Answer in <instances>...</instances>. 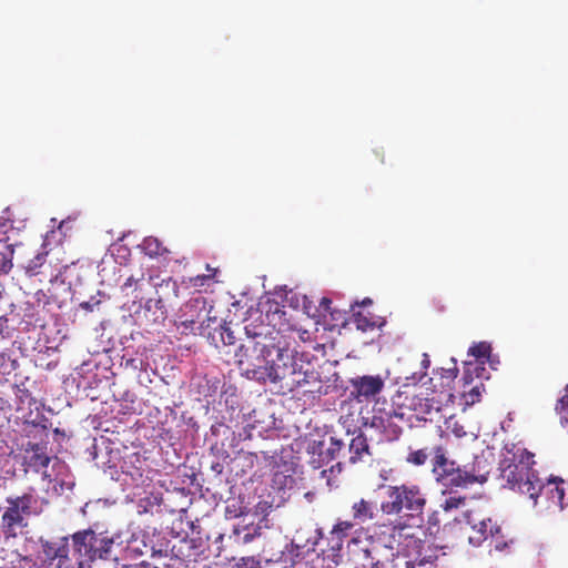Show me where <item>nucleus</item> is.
I'll list each match as a JSON object with an SVG mask.
<instances>
[{
	"label": "nucleus",
	"instance_id": "obj_1",
	"mask_svg": "<svg viewBox=\"0 0 568 568\" xmlns=\"http://www.w3.org/2000/svg\"><path fill=\"white\" fill-rule=\"evenodd\" d=\"M246 339L235 351V362L254 369H264L283 392L321 385V375L310 363H298L290 353L284 335L274 328L245 327Z\"/></svg>",
	"mask_w": 568,
	"mask_h": 568
},
{
	"label": "nucleus",
	"instance_id": "obj_2",
	"mask_svg": "<svg viewBox=\"0 0 568 568\" xmlns=\"http://www.w3.org/2000/svg\"><path fill=\"white\" fill-rule=\"evenodd\" d=\"M385 499L381 503L384 515L398 516L389 524L381 525V534H388L392 542L400 544V539L413 538L410 520L419 517L426 506L427 498L419 485L400 484L382 486Z\"/></svg>",
	"mask_w": 568,
	"mask_h": 568
},
{
	"label": "nucleus",
	"instance_id": "obj_3",
	"mask_svg": "<svg viewBox=\"0 0 568 568\" xmlns=\"http://www.w3.org/2000/svg\"><path fill=\"white\" fill-rule=\"evenodd\" d=\"M505 449L506 454L500 460L501 478L510 489L528 496L536 505L545 485L532 469L534 454L518 444L506 446Z\"/></svg>",
	"mask_w": 568,
	"mask_h": 568
},
{
	"label": "nucleus",
	"instance_id": "obj_4",
	"mask_svg": "<svg viewBox=\"0 0 568 568\" xmlns=\"http://www.w3.org/2000/svg\"><path fill=\"white\" fill-rule=\"evenodd\" d=\"M432 471L436 481L446 487H468L484 484L490 473L487 459L475 456L473 463L459 466L446 455V449L438 445L432 449Z\"/></svg>",
	"mask_w": 568,
	"mask_h": 568
},
{
	"label": "nucleus",
	"instance_id": "obj_5",
	"mask_svg": "<svg viewBox=\"0 0 568 568\" xmlns=\"http://www.w3.org/2000/svg\"><path fill=\"white\" fill-rule=\"evenodd\" d=\"M42 511V503L32 491L7 496L0 503V530L6 539L17 538L29 528L30 518Z\"/></svg>",
	"mask_w": 568,
	"mask_h": 568
},
{
	"label": "nucleus",
	"instance_id": "obj_6",
	"mask_svg": "<svg viewBox=\"0 0 568 568\" xmlns=\"http://www.w3.org/2000/svg\"><path fill=\"white\" fill-rule=\"evenodd\" d=\"M43 552V561L50 568H89L78 556H73L70 548L69 537H62L50 541L40 539Z\"/></svg>",
	"mask_w": 568,
	"mask_h": 568
},
{
	"label": "nucleus",
	"instance_id": "obj_7",
	"mask_svg": "<svg viewBox=\"0 0 568 568\" xmlns=\"http://www.w3.org/2000/svg\"><path fill=\"white\" fill-rule=\"evenodd\" d=\"M386 378L381 375H362L349 379L351 397L358 403L375 402L385 388Z\"/></svg>",
	"mask_w": 568,
	"mask_h": 568
},
{
	"label": "nucleus",
	"instance_id": "obj_8",
	"mask_svg": "<svg viewBox=\"0 0 568 568\" xmlns=\"http://www.w3.org/2000/svg\"><path fill=\"white\" fill-rule=\"evenodd\" d=\"M412 547L413 551L409 552L408 557L414 556V558L397 555L392 558V566L394 568H399L400 566H404L405 568H416L417 566L424 567L426 565H433L438 558L437 549L427 545L422 539H413Z\"/></svg>",
	"mask_w": 568,
	"mask_h": 568
},
{
	"label": "nucleus",
	"instance_id": "obj_9",
	"mask_svg": "<svg viewBox=\"0 0 568 568\" xmlns=\"http://www.w3.org/2000/svg\"><path fill=\"white\" fill-rule=\"evenodd\" d=\"M212 311L213 305L209 304L205 297H192L180 310V325L190 331L194 329L195 324H200V327H204V317H210Z\"/></svg>",
	"mask_w": 568,
	"mask_h": 568
},
{
	"label": "nucleus",
	"instance_id": "obj_10",
	"mask_svg": "<svg viewBox=\"0 0 568 568\" xmlns=\"http://www.w3.org/2000/svg\"><path fill=\"white\" fill-rule=\"evenodd\" d=\"M67 267V264L62 265L59 263L58 257L53 258L51 252L44 251L38 253L33 258L29 261L28 265L26 266V273L29 276L43 274L49 276L50 282H54L63 274V271Z\"/></svg>",
	"mask_w": 568,
	"mask_h": 568
},
{
	"label": "nucleus",
	"instance_id": "obj_11",
	"mask_svg": "<svg viewBox=\"0 0 568 568\" xmlns=\"http://www.w3.org/2000/svg\"><path fill=\"white\" fill-rule=\"evenodd\" d=\"M473 534L469 535V542L474 546L481 545L485 540L499 542L503 539L501 526L491 518H481L477 523L469 520Z\"/></svg>",
	"mask_w": 568,
	"mask_h": 568
},
{
	"label": "nucleus",
	"instance_id": "obj_12",
	"mask_svg": "<svg viewBox=\"0 0 568 568\" xmlns=\"http://www.w3.org/2000/svg\"><path fill=\"white\" fill-rule=\"evenodd\" d=\"M68 537L71 540L73 556H78L90 568L91 564L95 561L97 551L95 548H92L93 529L79 530Z\"/></svg>",
	"mask_w": 568,
	"mask_h": 568
},
{
	"label": "nucleus",
	"instance_id": "obj_13",
	"mask_svg": "<svg viewBox=\"0 0 568 568\" xmlns=\"http://www.w3.org/2000/svg\"><path fill=\"white\" fill-rule=\"evenodd\" d=\"M377 547L373 541H361L353 538L348 544V552L355 568H368L366 565L376 561Z\"/></svg>",
	"mask_w": 568,
	"mask_h": 568
},
{
	"label": "nucleus",
	"instance_id": "obj_14",
	"mask_svg": "<svg viewBox=\"0 0 568 568\" xmlns=\"http://www.w3.org/2000/svg\"><path fill=\"white\" fill-rule=\"evenodd\" d=\"M348 463L354 465L363 462L366 456H371V448L366 436L362 433H353L347 447Z\"/></svg>",
	"mask_w": 568,
	"mask_h": 568
},
{
	"label": "nucleus",
	"instance_id": "obj_15",
	"mask_svg": "<svg viewBox=\"0 0 568 568\" xmlns=\"http://www.w3.org/2000/svg\"><path fill=\"white\" fill-rule=\"evenodd\" d=\"M32 455L28 458L27 465L36 473H41L43 478H49L50 475L47 473V468L51 462V458L45 454L43 447L40 444L29 443V449Z\"/></svg>",
	"mask_w": 568,
	"mask_h": 568
},
{
	"label": "nucleus",
	"instance_id": "obj_16",
	"mask_svg": "<svg viewBox=\"0 0 568 568\" xmlns=\"http://www.w3.org/2000/svg\"><path fill=\"white\" fill-rule=\"evenodd\" d=\"M351 513L352 521L359 525L375 518L376 507L373 501L359 498L352 504Z\"/></svg>",
	"mask_w": 568,
	"mask_h": 568
},
{
	"label": "nucleus",
	"instance_id": "obj_17",
	"mask_svg": "<svg viewBox=\"0 0 568 568\" xmlns=\"http://www.w3.org/2000/svg\"><path fill=\"white\" fill-rule=\"evenodd\" d=\"M355 524L352 520H341L335 524L326 537L331 550L338 551L343 547L344 538L347 537L348 531L353 529Z\"/></svg>",
	"mask_w": 568,
	"mask_h": 568
},
{
	"label": "nucleus",
	"instance_id": "obj_18",
	"mask_svg": "<svg viewBox=\"0 0 568 568\" xmlns=\"http://www.w3.org/2000/svg\"><path fill=\"white\" fill-rule=\"evenodd\" d=\"M115 542L114 536H110L105 532H95L93 530L92 548H95V560L97 559H109L111 551Z\"/></svg>",
	"mask_w": 568,
	"mask_h": 568
},
{
	"label": "nucleus",
	"instance_id": "obj_19",
	"mask_svg": "<svg viewBox=\"0 0 568 568\" xmlns=\"http://www.w3.org/2000/svg\"><path fill=\"white\" fill-rule=\"evenodd\" d=\"M372 425L383 428L384 439L388 442L398 439L402 434V427L394 423L392 416L374 417Z\"/></svg>",
	"mask_w": 568,
	"mask_h": 568
},
{
	"label": "nucleus",
	"instance_id": "obj_20",
	"mask_svg": "<svg viewBox=\"0 0 568 568\" xmlns=\"http://www.w3.org/2000/svg\"><path fill=\"white\" fill-rule=\"evenodd\" d=\"M142 250L150 257L165 256L170 251L154 236H148L142 242Z\"/></svg>",
	"mask_w": 568,
	"mask_h": 568
},
{
	"label": "nucleus",
	"instance_id": "obj_21",
	"mask_svg": "<svg viewBox=\"0 0 568 568\" xmlns=\"http://www.w3.org/2000/svg\"><path fill=\"white\" fill-rule=\"evenodd\" d=\"M233 535L237 542L248 544L261 535V527L250 525L236 526L233 529Z\"/></svg>",
	"mask_w": 568,
	"mask_h": 568
},
{
	"label": "nucleus",
	"instance_id": "obj_22",
	"mask_svg": "<svg viewBox=\"0 0 568 568\" xmlns=\"http://www.w3.org/2000/svg\"><path fill=\"white\" fill-rule=\"evenodd\" d=\"M564 479L559 478L558 480H549L548 490L549 498L552 504L558 506L560 509L565 508L564 498H565V489L562 487Z\"/></svg>",
	"mask_w": 568,
	"mask_h": 568
},
{
	"label": "nucleus",
	"instance_id": "obj_23",
	"mask_svg": "<svg viewBox=\"0 0 568 568\" xmlns=\"http://www.w3.org/2000/svg\"><path fill=\"white\" fill-rule=\"evenodd\" d=\"M258 456L256 453L240 452L233 463H235L237 467H241V471L245 474L254 468Z\"/></svg>",
	"mask_w": 568,
	"mask_h": 568
},
{
	"label": "nucleus",
	"instance_id": "obj_24",
	"mask_svg": "<svg viewBox=\"0 0 568 568\" xmlns=\"http://www.w3.org/2000/svg\"><path fill=\"white\" fill-rule=\"evenodd\" d=\"M326 462L345 456V443L334 436L329 438V447L326 450Z\"/></svg>",
	"mask_w": 568,
	"mask_h": 568
},
{
	"label": "nucleus",
	"instance_id": "obj_25",
	"mask_svg": "<svg viewBox=\"0 0 568 568\" xmlns=\"http://www.w3.org/2000/svg\"><path fill=\"white\" fill-rule=\"evenodd\" d=\"M14 253L13 245H7L2 252H0V274L7 275L13 267L12 258Z\"/></svg>",
	"mask_w": 568,
	"mask_h": 568
},
{
	"label": "nucleus",
	"instance_id": "obj_26",
	"mask_svg": "<svg viewBox=\"0 0 568 568\" xmlns=\"http://www.w3.org/2000/svg\"><path fill=\"white\" fill-rule=\"evenodd\" d=\"M152 308H154V317H153V321L154 322H158V321H164L165 320V308H164V303L162 301V298H158V300H149L146 301L145 303V313H149L152 311Z\"/></svg>",
	"mask_w": 568,
	"mask_h": 568
},
{
	"label": "nucleus",
	"instance_id": "obj_27",
	"mask_svg": "<svg viewBox=\"0 0 568 568\" xmlns=\"http://www.w3.org/2000/svg\"><path fill=\"white\" fill-rule=\"evenodd\" d=\"M430 453L427 448L413 450L406 456V462L414 466H423L426 464Z\"/></svg>",
	"mask_w": 568,
	"mask_h": 568
},
{
	"label": "nucleus",
	"instance_id": "obj_28",
	"mask_svg": "<svg viewBox=\"0 0 568 568\" xmlns=\"http://www.w3.org/2000/svg\"><path fill=\"white\" fill-rule=\"evenodd\" d=\"M354 323L356 328L363 332L373 331L376 327V322L362 312L354 314Z\"/></svg>",
	"mask_w": 568,
	"mask_h": 568
},
{
	"label": "nucleus",
	"instance_id": "obj_29",
	"mask_svg": "<svg viewBox=\"0 0 568 568\" xmlns=\"http://www.w3.org/2000/svg\"><path fill=\"white\" fill-rule=\"evenodd\" d=\"M466 503V498L457 495L447 496L443 503L440 504V508L445 511H450L453 509H458L464 506Z\"/></svg>",
	"mask_w": 568,
	"mask_h": 568
},
{
	"label": "nucleus",
	"instance_id": "obj_30",
	"mask_svg": "<svg viewBox=\"0 0 568 568\" xmlns=\"http://www.w3.org/2000/svg\"><path fill=\"white\" fill-rule=\"evenodd\" d=\"M468 354L474 356L477 359L488 358L490 355V346L484 342L474 344L469 348Z\"/></svg>",
	"mask_w": 568,
	"mask_h": 568
},
{
	"label": "nucleus",
	"instance_id": "obj_31",
	"mask_svg": "<svg viewBox=\"0 0 568 568\" xmlns=\"http://www.w3.org/2000/svg\"><path fill=\"white\" fill-rule=\"evenodd\" d=\"M219 334H220V338H221L222 343L225 346H232V345L235 344V339L236 338H235L234 333L231 331L230 327L224 326V325H220Z\"/></svg>",
	"mask_w": 568,
	"mask_h": 568
},
{
	"label": "nucleus",
	"instance_id": "obj_32",
	"mask_svg": "<svg viewBox=\"0 0 568 568\" xmlns=\"http://www.w3.org/2000/svg\"><path fill=\"white\" fill-rule=\"evenodd\" d=\"M556 410L568 423V386L566 387V394L558 400Z\"/></svg>",
	"mask_w": 568,
	"mask_h": 568
},
{
	"label": "nucleus",
	"instance_id": "obj_33",
	"mask_svg": "<svg viewBox=\"0 0 568 568\" xmlns=\"http://www.w3.org/2000/svg\"><path fill=\"white\" fill-rule=\"evenodd\" d=\"M292 483L293 478L291 476H286L278 471L273 475V484L276 485L278 488H284Z\"/></svg>",
	"mask_w": 568,
	"mask_h": 568
},
{
	"label": "nucleus",
	"instance_id": "obj_34",
	"mask_svg": "<svg viewBox=\"0 0 568 568\" xmlns=\"http://www.w3.org/2000/svg\"><path fill=\"white\" fill-rule=\"evenodd\" d=\"M481 396L479 386L473 387L468 393L464 394L466 404H475L476 402H479Z\"/></svg>",
	"mask_w": 568,
	"mask_h": 568
},
{
	"label": "nucleus",
	"instance_id": "obj_35",
	"mask_svg": "<svg viewBox=\"0 0 568 568\" xmlns=\"http://www.w3.org/2000/svg\"><path fill=\"white\" fill-rule=\"evenodd\" d=\"M207 270L211 272V268L209 265H207ZM215 272H216L215 270H212V273L204 274V275H196L195 277H192L190 281H191L192 285L195 287L202 286V285H204L205 282H207L215 275Z\"/></svg>",
	"mask_w": 568,
	"mask_h": 568
},
{
	"label": "nucleus",
	"instance_id": "obj_36",
	"mask_svg": "<svg viewBox=\"0 0 568 568\" xmlns=\"http://www.w3.org/2000/svg\"><path fill=\"white\" fill-rule=\"evenodd\" d=\"M236 566L237 568H260V561L254 557H246L242 558Z\"/></svg>",
	"mask_w": 568,
	"mask_h": 568
},
{
	"label": "nucleus",
	"instance_id": "obj_37",
	"mask_svg": "<svg viewBox=\"0 0 568 568\" xmlns=\"http://www.w3.org/2000/svg\"><path fill=\"white\" fill-rule=\"evenodd\" d=\"M420 412L425 414H430L432 409H435L436 412H439V406H435V402L433 399L426 398L424 403H419Z\"/></svg>",
	"mask_w": 568,
	"mask_h": 568
},
{
	"label": "nucleus",
	"instance_id": "obj_38",
	"mask_svg": "<svg viewBox=\"0 0 568 568\" xmlns=\"http://www.w3.org/2000/svg\"><path fill=\"white\" fill-rule=\"evenodd\" d=\"M420 365H422V368H423V372L422 374L419 375L418 378H416L415 376H413L412 378L414 381H420L425 375H426V371L428 369L429 365H430V359H429V356L428 354L424 353L423 354V359L420 362Z\"/></svg>",
	"mask_w": 568,
	"mask_h": 568
},
{
	"label": "nucleus",
	"instance_id": "obj_39",
	"mask_svg": "<svg viewBox=\"0 0 568 568\" xmlns=\"http://www.w3.org/2000/svg\"><path fill=\"white\" fill-rule=\"evenodd\" d=\"M331 305H332V300L328 298V297H322L321 301H320V310L323 311L324 313H328L331 315H333V311L331 308Z\"/></svg>",
	"mask_w": 568,
	"mask_h": 568
},
{
	"label": "nucleus",
	"instance_id": "obj_40",
	"mask_svg": "<svg viewBox=\"0 0 568 568\" xmlns=\"http://www.w3.org/2000/svg\"><path fill=\"white\" fill-rule=\"evenodd\" d=\"M322 448H323V442L313 440L312 443L308 444L307 452L312 453V454H315L316 452L321 453Z\"/></svg>",
	"mask_w": 568,
	"mask_h": 568
},
{
	"label": "nucleus",
	"instance_id": "obj_41",
	"mask_svg": "<svg viewBox=\"0 0 568 568\" xmlns=\"http://www.w3.org/2000/svg\"><path fill=\"white\" fill-rule=\"evenodd\" d=\"M136 283L138 281L134 280L132 276L128 277L121 286L122 292H129L130 288H132L133 286L135 287Z\"/></svg>",
	"mask_w": 568,
	"mask_h": 568
},
{
	"label": "nucleus",
	"instance_id": "obj_42",
	"mask_svg": "<svg viewBox=\"0 0 568 568\" xmlns=\"http://www.w3.org/2000/svg\"><path fill=\"white\" fill-rule=\"evenodd\" d=\"M30 562H31V559H29L28 557H21V556H17L16 561H12V564L14 565V568H24L23 564H30Z\"/></svg>",
	"mask_w": 568,
	"mask_h": 568
},
{
	"label": "nucleus",
	"instance_id": "obj_43",
	"mask_svg": "<svg viewBox=\"0 0 568 568\" xmlns=\"http://www.w3.org/2000/svg\"><path fill=\"white\" fill-rule=\"evenodd\" d=\"M452 432L455 434L456 437L459 438L466 435L464 427L462 425H458L457 423L454 424Z\"/></svg>",
	"mask_w": 568,
	"mask_h": 568
},
{
	"label": "nucleus",
	"instance_id": "obj_44",
	"mask_svg": "<svg viewBox=\"0 0 568 568\" xmlns=\"http://www.w3.org/2000/svg\"><path fill=\"white\" fill-rule=\"evenodd\" d=\"M7 328H8V318H7V316L2 315V316H0V335H2Z\"/></svg>",
	"mask_w": 568,
	"mask_h": 568
},
{
	"label": "nucleus",
	"instance_id": "obj_45",
	"mask_svg": "<svg viewBox=\"0 0 568 568\" xmlns=\"http://www.w3.org/2000/svg\"><path fill=\"white\" fill-rule=\"evenodd\" d=\"M315 534H316V538H315V541L313 542V546L311 548V550H315V545L318 542L320 539H324V532L321 528L316 529L315 530Z\"/></svg>",
	"mask_w": 568,
	"mask_h": 568
},
{
	"label": "nucleus",
	"instance_id": "obj_46",
	"mask_svg": "<svg viewBox=\"0 0 568 568\" xmlns=\"http://www.w3.org/2000/svg\"><path fill=\"white\" fill-rule=\"evenodd\" d=\"M213 313H214V310L210 313V317H204V320H205V324H204V326H205V327H210V323H211V322H216V321H217L216 315H215V314H213Z\"/></svg>",
	"mask_w": 568,
	"mask_h": 568
},
{
	"label": "nucleus",
	"instance_id": "obj_47",
	"mask_svg": "<svg viewBox=\"0 0 568 568\" xmlns=\"http://www.w3.org/2000/svg\"><path fill=\"white\" fill-rule=\"evenodd\" d=\"M361 304L362 305H369V304H372V300L366 297L365 300H363V302Z\"/></svg>",
	"mask_w": 568,
	"mask_h": 568
},
{
	"label": "nucleus",
	"instance_id": "obj_48",
	"mask_svg": "<svg viewBox=\"0 0 568 568\" xmlns=\"http://www.w3.org/2000/svg\"><path fill=\"white\" fill-rule=\"evenodd\" d=\"M4 294V286L0 283V298H2Z\"/></svg>",
	"mask_w": 568,
	"mask_h": 568
},
{
	"label": "nucleus",
	"instance_id": "obj_49",
	"mask_svg": "<svg viewBox=\"0 0 568 568\" xmlns=\"http://www.w3.org/2000/svg\"><path fill=\"white\" fill-rule=\"evenodd\" d=\"M429 523H434V524H436V523H437V520H436V518H435V514H434L433 516H430V518H429Z\"/></svg>",
	"mask_w": 568,
	"mask_h": 568
},
{
	"label": "nucleus",
	"instance_id": "obj_50",
	"mask_svg": "<svg viewBox=\"0 0 568 568\" xmlns=\"http://www.w3.org/2000/svg\"><path fill=\"white\" fill-rule=\"evenodd\" d=\"M304 392H305V393H313V392H315V389H313V388H307V389H304Z\"/></svg>",
	"mask_w": 568,
	"mask_h": 568
},
{
	"label": "nucleus",
	"instance_id": "obj_51",
	"mask_svg": "<svg viewBox=\"0 0 568 568\" xmlns=\"http://www.w3.org/2000/svg\"><path fill=\"white\" fill-rule=\"evenodd\" d=\"M83 307L88 308L89 307V304L88 303H84L82 304Z\"/></svg>",
	"mask_w": 568,
	"mask_h": 568
},
{
	"label": "nucleus",
	"instance_id": "obj_52",
	"mask_svg": "<svg viewBox=\"0 0 568 568\" xmlns=\"http://www.w3.org/2000/svg\"><path fill=\"white\" fill-rule=\"evenodd\" d=\"M54 433H55V434H60L59 428H55V429H54Z\"/></svg>",
	"mask_w": 568,
	"mask_h": 568
}]
</instances>
